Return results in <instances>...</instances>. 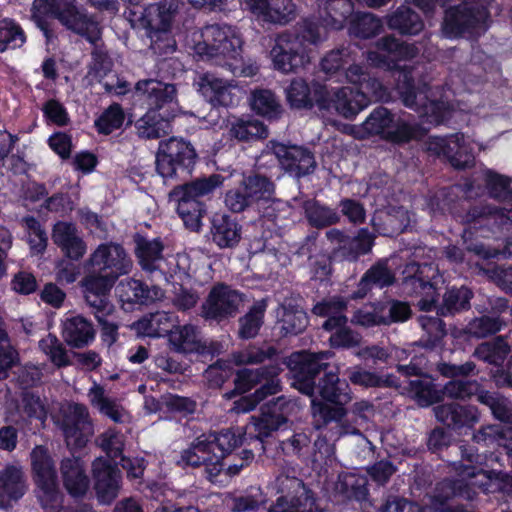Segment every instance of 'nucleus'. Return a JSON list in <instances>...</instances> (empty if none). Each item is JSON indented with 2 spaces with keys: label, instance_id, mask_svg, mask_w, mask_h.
I'll use <instances>...</instances> for the list:
<instances>
[{
  "label": "nucleus",
  "instance_id": "obj_1",
  "mask_svg": "<svg viewBox=\"0 0 512 512\" xmlns=\"http://www.w3.org/2000/svg\"><path fill=\"white\" fill-rule=\"evenodd\" d=\"M333 353L295 352L288 358L287 365L292 373V385L299 392L311 398L344 407L352 399L351 389L346 380L339 378V368H330Z\"/></svg>",
  "mask_w": 512,
  "mask_h": 512
},
{
  "label": "nucleus",
  "instance_id": "obj_2",
  "mask_svg": "<svg viewBox=\"0 0 512 512\" xmlns=\"http://www.w3.org/2000/svg\"><path fill=\"white\" fill-rule=\"evenodd\" d=\"M367 60L377 68L394 70L398 74L396 90L406 107L415 110L421 117H426L427 121L433 124H440L449 117L451 106L448 102L430 99L432 89L426 84L422 87H415L411 67L405 65L398 69L394 59L380 50L369 51Z\"/></svg>",
  "mask_w": 512,
  "mask_h": 512
},
{
  "label": "nucleus",
  "instance_id": "obj_3",
  "mask_svg": "<svg viewBox=\"0 0 512 512\" xmlns=\"http://www.w3.org/2000/svg\"><path fill=\"white\" fill-rule=\"evenodd\" d=\"M326 39V29L311 20H303L293 30L280 33L271 50L274 68L282 73H296L309 62L308 45Z\"/></svg>",
  "mask_w": 512,
  "mask_h": 512
},
{
  "label": "nucleus",
  "instance_id": "obj_4",
  "mask_svg": "<svg viewBox=\"0 0 512 512\" xmlns=\"http://www.w3.org/2000/svg\"><path fill=\"white\" fill-rule=\"evenodd\" d=\"M242 41L229 25L213 24L201 31V39L194 45V52L202 60L210 61L229 70L233 75L241 74Z\"/></svg>",
  "mask_w": 512,
  "mask_h": 512
},
{
  "label": "nucleus",
  "instance_id": "obj_5",
  "mask_svg": "<svg viewBox=\"0 0 512 512\" xmlns=\"http://www.w3.org/2000/svg\"><path fill=\"white\" fill-rule=\"evenodd\" d=\"M155 158L156 171L165 182L185 180L194 169L197 153L189 141L170 137L159 142Z\"/></svg>",
  "mask_w": 512,
  "mask_h": 512
},
{
  "label": "nucleus",
  "instance_id": "obj_6",
  "mask_svg": "<svg viewBox=\"0 0 512 512\" xmlns=\"http://www.w3.org/2000/svg\"><path fill=\"white\" fill-rule=\"evenodd\" d=\"M31 465L36 484V496L46 512H59L62 507L54 462L43 446H36L31 454Z\"/></svg>",
  "mask_w": 512,
  "mask_h": 512
},
{
  "label": "nucleus",
  "instance_id": "obj_7",
  "mask_svg": "<svg viewBox=\"0 0 512 512\" xmlns=\"http://www.w3.org/2000/svg\"><path fill=\"white\" fill-rule=\"evenodd\" d=\"M274 489L279 497L268 512H319L313 492L296 476L279 474Z\"/></svg>",
  "mask_w": 512,
  "mask_h": 512
},
{
  "label": "nucleus",
  "instance_id": "obj_8",
  "mask_svg": "<svg viewBox=\"0 0 512 512\" xmlns=\"http://www.w3.org/2000/svg\"><path fill=\"white\" fill-rule=\"evenodd\" d=\"M405 289L421 298L417 306L422 311H431L437 299V284L440 279L438 268L432 263H408L403 270Z\"/></svg>",
  "mask_w": 512,
  "mask_h": 512
},
{
  "label": "nucleus",
  "instance_id": "obj_9",
  "mask_svg": "<svg viewBox=\"0 0 512 512\" xmlns=\"http://www.w3.org/2000/svg\"><path fill=\"white\" fill-rule=\"evenodd\" d=\"M488 17L486 7H474L467 2L450 7L445 11L442 33L447 38H458L485 31Z\"/></svg>",
  "mask_w": 512,
  "mask_h": 512
},
{
  "label": "nucleus",
  "instance_id": "obj_10",
  "mask_svg": "<svg viewBox=\"0 0 512 512\" xmlns=\"http://www.w3.org/2000/svg\"><path fill=\"white\" fill-rule=\"evenodd\" d=\"M317 106L319 109H334L339 115L350 119L368 106V98L362 92L351 87H340L328 91L326 86L315 87Z\"/></svg>",
  "mask_w": 512,
  "mask_h": 512
},
{
  "label": "nucleus",
  "instance_id": "obj_11",
  "mask_svg": "<svg viewBox=\"0 0 512 512\" xmlns=\"http://www.w3.org/2000/svg\"><path fill=\"white\" fill-rule=\"evenodd\" d=\"M282 371L279 362L270 363L255 369L243 368L237 371L234 383L235 389L245 393L260 386L254 393L258 399L277 394L281 390L278 375Z\"/></svg>",
  "mask_w": 512,
  "mask_h": 512
},
{
  "label": "nucleus",
  "instance_id": "obj_12",
  "mask_svg": "<svg viewBox=\"0 0 512 512\" xmlns=\"http://www.w3.org/2000/svg\"><path fill=\"white\" fill-rule=\"evenodd\" d=\"M60 428L69 447L82 448L94 435V425L88 408L71 403L61 409Z\"/></svg>",
  "mask_w": 512,
  "mask_h": 512
},
{
  "label": "nucleus",
  "instance_id": "obj_13",
  "mask_svg": "<svg viewBox=\"0 0 512 512\" xmlns=\"http://www.w3.org/2000/svg\"><path fill=\"white\" fill-rule=\"evenodd\" d=\"M269 156H274L280 166L295 177H302L312 173L316 166L312 152L301 146H287L275 141H269L259 159L262 160Z\"/></svg>",
  "mask_w": 512,
  "mask_h": 512
},
{
  "label": "nucleus",
  "instance_id": "obj_14",
  "mask_svg": "<svg viewBox=\"0 0 512 512\" xmlns=\"http://www.w3.org/2000/svg\"><path fill=\"white\" fill-rule=\"evenodd\" d=\"M429 153L446 158L456 169H465L473 166L474 154L471 142L462 133L446 137L431 136L426 142Z\"/></svg>",
  "mask_w": 512,
  "mask_h": 512
},
{
  "label": "nucleus",
  "instance_id": "obj_15",
  "mask_svg": "<svg viewBox=\"0 0 512 512\" xmlns=\"http://www.w3.org/2000/svg\"><path fill=\"white\" fill-rule=\"evenodd\" d=\"M294 406V403L283 396L266 403L261 408L259 416L251 417L248 425L250 434H253L257 440L263 442L264 438L270 437L273 432L277 431L287 422ZM261 449H264L263 445H261Z\"/></svg>",
  "mask_w": 512,
  "mask_h": 512
},
{
  "label": "nucleus",
  "instance_id": "obj_16",
  "mask_svg": "<svg viewBox=\"0 0 512 512\" xmlns=\"http://www.w3.org/2000/svg\"><path fill=\"white\" fill-rule=\"evenodd\" d=\"M88 264L98 274L109 276L113 280L129 273L132 267V261L125 249L121 245L112 242L100 244L90 255Z\"/></svg>",
  "mask_w": 512,
  "mask_h": 512
},
{
  "label": "nucleus",
  "instance_id": "obj_17",
  "mask_svg": "<svg viewBox=\"0 0 512 512\" xmlns=\"http://www.w3.org/2000/svg\"><path fill=\"white\" fill-rule=\"evenodd\" d=\"M242 303V295L225 284L215 285L201 307V316L206 320L220 322L233 317Z\"/></svg>",
  "mask_w": 512,
  "mask_h": 512
},
{
  "label": "nucleus",
  "instance_id": "obj_18",
  "mask_svg": "<svg viewBox=\"0 0 512 512\" xmlns=\"http://www.w3.org/2000/svg\"><path fill=\"white\" fill-rule=\"evenodd\" d=\"M196 90L213 106H233L238 102L236 87L212 72L199 73L194 80Z\"/></svg>",
  "mask_w": 512,
  "mask_h": 512
},
{
  "label": "nucleus",
  "instance_id": "obj_19",
  "mask_svg": "<svg viewBox=\"0 0 512 512\" xmlns=\"http://www.w3.org/2000/svg\"><path fill=\"white\" fill-rule=\"evenodd\" d=\"M135 93L139 100L148 106L149 110L174 113L176 87L156 79L139 80L135 85Z\"/></svg>",
  "mask_w": 512,
  "mask_h": 512
},
{
  "label": "nucleus",
  "instance_id": "obj_20",
  "mask_svg": "<svg viewBox=\"0 0 512 512\" xmlns=\"http://www.w3.org/2000/svg\"><path fill=\"white\" fill-rule=\"evenodd\" d=\"M181 462L192 467L204 465L205 476L211 483L217 482V477L223 471L224 466L220 461V456L213 454L204 434L195 438L190 446L182 451Z\"/></svg>",
  "mask_w": 512,
  "mask_h": 512
},
{
  "label": "nucleus",
  "instance_id": "obj_21",
  "mask_svg": "<svg viewBox=\"0 0 512 512\" xmlns=\"http://www.w3.org/2000/svg\"><path fill=\"white\" fill-rule=\"evenodd\" d=\"M459 477H467V485L478 487L485 493H510L512 492V477L503 471L483 470L476 466L462 465L456 466Z\"/></svg>",
  "mask_w": 512,
  "mask_h": 512
},
{
  "label": "nucleus",
  "instance_id": "obj_22",
  "mask_svg": "<svg viewBox=\"0 0 512 512\" xmlns=\"http://www.w3.org/2000/svg\"><path fill=\"white\" fill-rule=\"evenodd\" d=\"M347 415V410L344 407H332L330 404H326L316 398L312 399V417L313 425L316 429H322L330 423H336L335 435L337 438L343 435H357L360 434L357 428L358 422L350 423L344 421V417Z\"/></svg>",
  "mask_w": 512,
  "mask_h": 512
},
{
  "label": "nucleus",
  "instance_id": "obj_23",
  "mask_svg": "<svg viewBox=\"0 0 512 512\" xmlns=\"http://www.w3.org/2000/svg\"><path fill=\"white\" fill-rule=\"evenodd\" d=\"M95 490L99 501L110 504L119 494L121 473L108 460L99 457L92 463Z\"/></svg>",
  "mask_w": 512,
  "mask_h": 512
},
{
  "label": "nucleus",
  "instance_id": "obj_24",
  "mask_svg": "<svg viewBox=\"0 0 512 512\" xmlns=\"http://www.w3.org/2000/svg\"><path fill=\"white\" fill-rule=\"evenodd\" d=\"M135 254L142 269L148 273L159 272V277L169 280L165 270L167 260L163 255L164 244L160 238L148 239L137 236L135 239Z\"/></svg>",
  "mask_w": 512,
  "mask_h": 512
},
{
  "label": "nucleus",
  "instance_id": "obj_25",
  "mask_svg": "<svg viewBox=\"0 0 512 512\" xmlns=\"http://www.w3.org/2000/svg\"><path fill=\"white\" fill-rule=\"evenodd\" d=\"M242 4L257 18L274 24H286L295 16L291 0H242Z\"/></svg>",
  "mask_w": 512,
  "mask_h": 512
},
{
  "label": "nucleus",
  "instance_id": "obj_26",
  "mask_svg": "<svg viewBox=\"0 0 512 512\" xmlns=\"http://www.w3.org/2000/svg\"><path fill=\"white\" fill-rule=\"evenodd\" d=\"M468 482L469 479L467 477H460V479L456 481L444 480L438 483L431 496V507L435 511L440 512H468L467 510L447 505L448 500L456 495L467 499L473 498L474 492L470 488V485H467Z\"/></svg>",
  "mask_w": 512,
  "mask_h": 512
},
{
  "label": "nucleus",
  "instance_id": "obj_27",
  "mask_svg": "<svg viewBox=\"0 0 512 512\" xmlns=\"http://www.w3.org/2000/svg\"><path fill=\"white\" fill-rule=\"evenodd\" d=\"M211 241L219 249H233L241 241L242 226L228 214H215L211 219Z\"/></svg>",
  "mask_w": 512,
  "mask_h": 512
},
{
  "label": "nucleus",
  "instance_id": "obj_28",
  "mask_svg": "<svg viewBox=\"0 0 512 512\" xmlns=\"http://www.w3.org/2000/svg\"><path fill=\"white\" fill-rule=\"evenodd\" d=\"M55 18L68 29L85 37L87 41L97 40L98 32L101 31L98 22L88 16L83 9H79L75 2L66 4Z\"/></svg>",
  "mask_w": 512,
  "mask_h": 512
},
{
  "label": "nucleus",
  "instance_id": "obj_29",
  "mask_svg": "<svg viewBox=\"0 0 512 512\" xmlns=\"http://www.w3.org/2000/svg\"><path fill=\"white\" fill-rule=\"evenodd\" d=\"M52 240L70 260H80L87 251V246L73 223L57 222L53 227Z\"/></svg>",
  "mask_w": 512,
  "mask_h": 512
},
{
  "label": "nucleus",
  "instance_id": "obj_30",
  "mask_svg": "<svg viewBox=\"0 0 512 512\" xmlns=\"http://www.w3.org/2000/svg\"><path fill=\"white\" fill-rule=\"evenodd\" d=\"M436 419L452 429L472 427L479 420L478 409L471 405L446 403L434 408Z\"/></svg>",
  "mask_w": 512,
  "mask_h": 512
},
{
  "label": "nucleus",
  "instance_id": "obj_31",
  "mask_svg": "<svg viewBox=\"0 0 512 512\" xmlns=\"http://www.w3.org/2000/svg\"><path fill=\"white\" fill-rule=\"evenodd\" d=\"M26 490V478L21 466L7 465L0 471V509L7 508L12 501L19 500Z\"/></svg>",
  "mask_w": 512,
  "mask_h": 512
},
{
  "label": "nucleus",
  "instance_id": "obj_32",
  "mask_svg": "<svg viewBox=\"0 0 512 512\" xmlns=\"http://www.w3.org/2000/svg\"><path fill=\"white\" fill-rule=\"evenodd\" d=\"M179 5L180 0H164L146 7L141 21L147 32L170 30Z\"/></svg>",
  "mask_w": 512,
  "mask_h": 512
},
{
  "label": "nucleus",
  "instance_id": "obj_33",
  "mask_svg": "<svg viewBox=\"0 0 512 512\" xmlns=\"http://www.w3.org/2000/svg\"><path fill=\"white\" fill-rule=\"evenodd\" d=\"M395 274L388 267L387 260L372 265L361 277L357 288L350 295L351 299H363L373 287L384 288L393 285Z\"/></svg>",
  "mask_w": 512,
  "mask_h": 512
},
{
  "label": "nucleus",
  "instance_id": "obj_34",
  "mask_svg": "<svg viewBox=\"0 0 512 512\" xmlns=\"http://www.w3.org/2000/svg\"><path fill=\"white\" fill-rule=\"evenodd\" d=\"M116 290L120 300L130 304L147 305L163 296L159 287H149L144 282L132 278L122 280Z\"/></svg>",
  "mask_w": 512,
  "mask_h": 512
},
{
  "label": "nucleus",
  "instance_id": "obj_35",
  "mask_svg": "<svg viewBox=\"0 0 512 512\" xmlns=\"http://www.w3.org/2000/svg\"><path fill=\"white\" fill-rule=\"evenodd\" d=\"M175 116L167 111L149 110L135 123L137 135L142 139H158L171 132L170 120Z\"/></svg>",
  "mask_w": 512,
  "mask_h": 512
},
{
  "label": "nucleus",
  "instance_id": "obj_36",
  "mask_svg": "<svg viewBox=\"0 0 512 512\" xmlns=\"http://www.w3.org/2000/svg\"><path fill=\"white\" fill-rule=\"evenodd\" d=\"M353 12L350 0H325L319 5V19H310L328 30V28L342 29L347 18Z\"/></svg>",
  "mask_w": 512,
  "mask_h": 512
},
{
  "label": "nucleus",
  "instance_id": "obj_37",
  "mask_svg": "<svg viewBox=\"0 0 512 512\" xmlns=\"http://www.w3.org/2000/svg\"><path fill=\"white\" fill-rule=\"evenodd\" d=\"M62 336L69 346L83 348L94 340L95 330L93 324L83 316H70L62 323Z\"/></svg>",
  "mask_w": 512,
  "mask_h": 512
},
{
  "label": "nucleus",
  "instance_id": "obj_38",
  "mask_svg": "<svg viewBox=\"0 0 512 512\" xmlns=\"http://www.w3.org/2000/svg\"><path fill=\"white\" fill-rule=\"evenodd\" d=\"M63 484L68 493L74 497L83 496L89 488V478L79 458H65L61 462Z\"/></svg>",
  "mask_w": 512,
  "mask_h": 512
},
{
  "label": "nucleus",
  "instance_id": "obj_39",
  "mask_svg": "<svg viewBox=\"0 0 512 512\" xmlns=\"http://www.w3.org/2000/svg\"><path fill=\"white\" fill-rule=\"evenodd\" d=\"M462 223L477 224L483 221L492 222L503 229L512 224V209L498 208L491 205H478L469 208L464 214L457 215Z\"/></svg>",
  "mask_w": 512,
  "mask_h": 512
},
{
  "label": "nucleus",
  "instance_id": "obj_40",
  "mask_svg": "<svg viewBox=\"0 0 512 512\" xmlns=\"http://www.w3.org/2000/svg\"><path fill=\"white\" fill-rule=\"evenodd\" d=\"M175 317L165 311L150 313L133 324L135 331L142 336L158 338L171 333Z\"/></svg>",
  "mask_w": 512,
  "mask_h": 512
},
{
  "label": "nucleus",
  "instance_id": "obj_41",
  "mask_svg": "<svg viewBox=\"0 0 512 512\" xmlns=\"http://www.w3.org/2000/svg\"><path fill=\"white\" fill-rule=\"evenodd\" d=\"M347 304L343 297L335 296L317 303L312 312L317 316L326 317L322 328L326 331H333V328L347 324L348 319L345 315Z\"/></svg>",
  "mask_w": 512,
  "mask_h": 512
},
{
  "label": "nucleus",
  "instance_id": "obj_42",
  "mask_svg": "<svg viewBox=\"0 0 512 512\" xmlns=\"http://www.w3.org/2000/svg\"><path fill=\"white\" fill-rule=\"evenodd\" d=\"M376 219L375 217L372 219L375 230L389 237L403 233L411 223L409 211L402 206L389 208L383 216L378 218L379 224L376 223Z\"/></svg>",
  "mask_w": 512,
  "mask_h": 512
},
{
  "label": "nucleus",
  "instance_id": "obj_43",
  "mask_svg": "<svg viewBox=\"0 0 512 512\" xmlns=\"http://www.w3.org/2000/svg\"><path fill=\"white\" fill-rule=\"evenodd\" d=\"M169 343L173 349L181 353H193L205 350L199 329L192 324L174 326L169 334Z\"/></svg>",
  "mask_w": 512,
  "mask_h": 512
},
{
  "label": "nucleus",
  "instance_id": "obj_44",
  "mask_svg": "<svg viewBox=\"0 0 512 512\" xmlns=\"http://www.w3.org/2000/svg\"><path fill=\"white\" fill-rule=\"evenodd\" d=\"M387 26L402 35H417L424 28L420 15L407 5L399 6L386 17Z\"/></svg>",
  "mask_w": 512,
  "mask_h": 512
},
{
  "label": "nucleus",
  "instance_id": "obj_45",
  "mask_svg": "<svg viewBox=\"0 0 512 512\" xmlns=\"http://www.w3.org/2000/svg\"><path fill=\"white\" fill-rule=\"evenodd\" d=\"M240 184L254 204L267 203L275 195V183L259 173L244 175Z\"/></svg>",
  "mask_w": 512,
  "mask_h": 512
},
{
  "label": "nucleus",
  "instance_id": "obj_46",
  "mask_svg": "<svg viewBox=\"0 0 512 512\" xmlns=\"http://www.w3.org/2000/svg\"><path fill=\"white\" fill-rule=\"evenodd\" d=\"M317 85L321 84L313 82L309 85L302 78L293 79L285 89L289 105L295 109H311L314 104L317 105V96L315 95V87Z\"/></svg>",
  "mask_w": 512,
  "mask_h": 512
},
{
  "label": "nucleus",
  "instance_id": "obj_47",
  "mask_svg": "<svg viewBox=\"0 0 512 512\" xmlns=\"http://www.w3.org/2000/svg\"><path fill=\"white\" fill-rule=\"evenodd\" d=\"M336 491L348 500L363 502L368 499V479L355 472L342 473L335 486Z\"/></svg>",
  "mask_w": 512,
  "mask_h": 512
},
{
  "label": "nucleus",
  "instance_id": "obj_48",
  "mask_svg": "<svg viewBox=\"0 0 512 512\" xmlns=\"http://www.w3.org/2000/svg\"><path fill=\"white\" fill-rule=\"evenodd\" d=\"M169 198L177 203V213L185 227L191 231H199L205 213L204 204L200 200L184 196H169Z\"/></svg>",
  "mask_w": 512,
  "mask_h": 512
},
{
  "label": "nucleus",
  "instance_id": "obj_49",
  "mask_svg": "<svg viewBox=\"0 0 512 512\" xmlns=\"http://www.w3.org/2000/svg\"><path fill=\"white\" fill-rule=\"evenodd\" d=\"M222 184V177L212 174L209 177L198 178L183 185L176 186L169 196H184L189 199H197L212 193Z\"/></svg>",
  "mask_w": 512,
  "mask_h": 512
},
{
  "label": "nucleus",
  "instance_id": "obj_50",
  "mask_svg": "<svg viewBox=\"0 0 512 512\" xmlns=\"http://www.w3.org/2000/svg\"><path fill=\"white\" fill-rule=\"evenodd\" d=\"M88 398L91 405L97 408L100 413L116 423L123 422L125 410L115 399L105 395L102 386L95 383L88 391Z\"/></svg>",
  "mask_w": 512,
  "mask_h": 512
},
{
  "label": "nucleus",
  "instance_id": "obj_51",
  "mask_svg": "<svg viewBox=\"0 0 512 512\" xmlns=\"http://www.w3.org/2000/svg\"><path fill=\"white\" fill-rule=\"evenodd\" d=\"M375 236L368 229L362 228L354 237L348 236L345 244L342 245L339 257L354 262L361 255L369 253L374 245Z\"/></svg>",
  "mask_w": 512,
  "mask_h": 512
},
{
  "label": "nucleus",
  "instance_id": "obj_52",
  "mask_svg": "<svg viewBox=\"0 0 512 512\" xmlns=\"http://www.w3.org/2000/svg\"><path fill=\"white\" fill-rule=\"evenodd\" d=\"M303 210L309 224L315 228H325L340 221L335 209L322 205L314 199L303 202Z\"/></svg>",
  "mask_w": 512,
  "mask_h": 512
},
{
  "label": "nucleus",
  "instance_id": "obj_53",
  "mask_svg": "<svg viewBox=\"0 0 512 512\" xmlns=\"http://www.w3.org/2000/svg\"><path fill=\"white\" fill-rule=\"evenodd\" d=\"M204 436L209 442L213 454L220 456L221 463H223L224 457L241 445L243 441V435L240 432L236 433L233 429L210 432L204 434Z\"/></svg>",
  "mask_w": 512,
  "mask_h": 512
},
{
  "label": "nucleus",
  "instance_id": "obj_54",
  "mask_svg": "<svg viewBox=\"0 0 512 512\" xmlns=\"http://www.w3.org/2000/svg\"><path fill=\"white\" fill-rule=\"evenodd\" d=\"M346 374L352 384L364 388L393 387L398 385V380L395 376L379 375L360 366L348 368Z\"/></svg>",
  "mask_w": 512,
  "mask_h": 512
},
{
  "label": "nucleus",
  "instance_id": "obj_55",
  "mask_svg": "<svg viewBox=\"0 0 512 512\" xmlns=\"http://www.w3.org/2000/svg\"><path fill=\"white\" fill-rule=\"evenodd\" d=\"M473 293L467 287L451 288L443 296V303L438 307L441 316L454 315L470 307Z\"/></svg>",
  "mask_w": 512,
  "mask_h": 512
},
{
  "label": "nucleus",
  "instance_id": "obj_56",
  "mask_svg": "<svg viewBox=\"0 0 512 512\" xmlns=\"http://www.w3.org/2000/svg\"><path fill=\"white\" fill-rule=\"evenodd\" d=\"M92 45L91 62L88 65V76L102 78L111 70L112 60L102 41L101 31L98 32L97 40L88 41Z\"/></svg>",
  "mask_w": 512,
  "mask_h": 512
},
{
  "label": "nucleus",
  "instance_id": "obj_57",
  "mask_svg": "<svg viewBox=\"0 0 512 512\" xmlns=\"http://www.w3.org/2000/svg\"><path fill=\"white\" fill-rule=\"evenodd\" d=\"M278 350L274 346L266 345L261 347L250 346L246 349L235 352L232 359L236 365H257L266 361L278 362Z\"/></svg>",
  "mask_w": 512,
  "mask_h": 512
},
{
  "label": "nucleus",
  "instance_id": "obj_58",
  "mask_svg": "<svg viewBox=\"0 0 512 512\" xmlns=\"http://www.w3.org/2000/svg\"><path fill=\"white\" fill-rule=\"evenodd\" d=\"M408 391L420 406H430L441 400L439 391L428 377L416 378L408 382Z\"/></svg>",
  "mask_w": 512,
  "mask_h": 512
},
{
  "label": "nucleus",
  "instance_id": "obj_59",
  "mask_svg": "<svg viewBox=\"0 0 512 512\" xmlns=\"http://www.w3.org/2000/svg\"><path fill=\"white\" fill-rule=\"evenodd\" d=\"M282 309L281 329L284 334L297 335L303 332L308 324V318L304 310L298 305H293L291 301H285L282 304Z\"/></svg>",
  "mask_w": 512,
  "mask_h": 512
},
{
  "label": "nucleus",
  "instance_id": "obj_60",
  "mask_svg": "<svg viewBox=\"0 0 512 512\" xmlns=\"http://www.w3.org/2000/svg\"><path fill=\"white\" fill-rule=\"evenodd\" d=\"M266 301L256 302L250 310L239 319V336L242 339L254 338L263 324V318L266 311Z\"/></svg>",
  "mask_w": 512,
  "mask_h": 512
},
{
  "label": "nucleus",
  "instance_id": "obj_61",
  "mask_svg": "<svg viewBox=\"0 0 512 512\" xmlns=\"http://www.w3.org/2000/svg\"><path fill=\"white\" fill-rule=\"evenodd\" d=\"M382 28L381 19L372 13H356L352 16L349 33L358 38L368 39L376 36Z\"/></svg>",
  "mask_w": 512,
  "mask_h": 512
},
{
  "label": "nucleus",
  "instance_id": "obj_62",
  "mask_svg": "<svg viewBox=\"0 0 512 512\" xmlns=\"http://www.w3.org/2000/svg\"><path fill=\"white\" fill-rule=\"evenodd\" d=\"M230 134L240 141H251L266 138L268 130L257 119H238L231 125Z\"/></svg>",
  "mask_w": 512,
  "mask_h": 512
},
{
  "label": "nucleus",
  "instance_id": "obj_63",
  "mask_svg": "<svg viewBox=\"0 0 512 512\" xmlns=\"http://www.w3.org/2000/svg\"><path fill=\"white\" fill-rule=\"evenodd\" d=\"M251 106L257 114L269 119L277 118L282 112L275 94L268 89L255 90L252 93Z\"/></svg>",
  "mask_w": 512,
  "mask_h": 512
},
{
  "label": "nucleus",
  "instance_id": "obj_64",
  "mask_svg": "<svg viewBox=\"0 0 512 512\" xmlns=\"http://www.w3.org/2000/svg\"><path fill=\"white\" fill-rule=\"evenodd\" d=\"M479 402L487 405L495 418L512 425V406L507 398L498 393L482 391L479 393Z\"/></svg>",
  "mask_w": 512,
  "mask_h": 512
}]
</instances>
